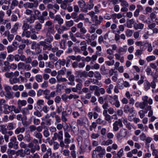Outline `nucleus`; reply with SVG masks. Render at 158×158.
Here are the masks:
<instances>
[{
    "label": "nucleus",
    "instance_id": "11",
    "mask_svg": "<svg viewBox=\"0 0 158 158\" xmlns=\"http://www.w3.org/2000/svg\"><path fill=\"white\" fill-rule=\"evenodd\" d=\"M53 21L55 22L57 21L58 23L60 25L64 23V20L61 17L60 15H56L54 18Z\"/></svg>",
    "mask_w": 158,
    "mask_h": 158
},
{
    "label": "nucleus",
    "instance_id": "49",
    "mask_svg": "<svg viewBox=\"0 0 158 158\" xmlns=\"http://www.w3.org/2000/svg\"><path fill=\"white\" fill-rule=\"evenodd\" d=\"M35 79L38 82H41L43 81V78L41 75L38 74L36 76Z\"/></svg>",
    "mask_w": 158,
    "mask_h": 158
},
{
    "label": "nucleus",
    "instance_id": "26",
    "mask_svg": "<svg viewBox=\"0 0 158 158\" xmlns=\"http://www.w3.org/2000/svg\"><path fill=\"white\" fill-rule=\"evenodd\" d=\"M35 20L36 19L33 15H31L29 17L26 19L25 20L27 22H28L30 24H32L34 23Z\"/></svg>",
    "mask_w": 158,
    "mask_h": 158
},
{
    "label": "nucleus",
    "instance_id": "53",
    "mask_svg": "<svg viewBox=\"0 0 158 158\" xmlns=\"http://www.w3.org/2000/svg\"><path fill=\"white\" fill-rule=\"evenodd\" d=\"M52 46L51 44H50L49 45H47L46 44L43 47V49L44 50H48L50 51L51 50L52 51Z\"/></svg>",
    "mask_w": 158,
    "mask_h": 158
},
{
    "label": "nucleus",
    "instance_id": "30",
    "mask_svg": "<svg viewBox=\"0 0 158 158\" xmlns=\"http://www.w3.org/2000/svg\"><path fill=\"white\" fill-rule=\"evenodd\" d=\"M40 23L37 21L35 23V25L34 26V28L37 31H39L41 29L42 27V25Z\"/></svg>",
    "mask_w": 158,
    "mask_h": 158
},
{
    "label": "nucleus",
    "instance_id": "44",
    "mask_svg": "<svg viewBox=\"0 0 158 158\" xmlns=\"http://www.w3.org/2000/svg\"><path fill=\"white\" fill-rule=\"evenodd\" d=\"M150 84L148 81L145 82L144 83V88L145 90L147 91L150 89Z\"/></svg>",
    "mask_w": 158,
    "mask_h": 158
},
{
    "label": "nucleus",
    "instance_id": "18",
    "mask_svg": "<svg viewBox=\"0 0 158 158\" xmlns=\"http://www.w3.org/2000/svg\"><path fill=\"white\" fill-rule=\"evenodd\" d=\"M53 47H52V52H56L58 49V47L59 45V43L58 41H55L52 43Z\"/></svg>",
    "mask_w": 158,
    "mask_h": 158
},
{
    "label": "nucleus",
    "instance_id": "20",
    "mask_svg": "<svg viewBox=\"0 0 158 158\" xmlns=\"http://www.w3.org/2000/svg\"><path fill=\"white\" fill-rule=\"evenodd\" d=\"M127 50V46H124L123 47H120L119 48L118 52L121 55H123L126 52Z\"/></svg>",
    "mask_w": 158,
    "mask_h": 158
},
{
    "label": "nucleus",
    "instance_id": "15",
    "mask_svg": "<svg viewBox=\"0 0 158 158\" xmlns=\"http://www.w3.org/2000/svg\"><path fill=\"white\" fill-rule=\"evenodd\" d=\"M30 25L25 20L23 21V24L22 26V29L23 31L28 30L30 28Z\"/></svg>",
    "mask_w": 158,
    "mask_h": 158
},
{
    "label": "nucleus",
    "instance_id": "10",
    "mask_svg": "<svg viewBox=\"0 0 158 158\" xmlns=\"http://www.w3.org/2000/svg\"><path fill=\"white\" fill-rule=\"evenodd\" d=\"M33 33V29L29 31L28 30L23 31L21 36L22 37H26L27 38L30 37L31 35Z\"/></svg>",
    "mask_w": 158,
    "mask_h": 158
},
{
    "label": "nucleus",
    "instance_id": "47",
    "mask_svg": "<svg viewBox=\"0 0 158 158\" xmlns=\"http://www.w3.org/2000/svg\"><path fill=\"white\" fill-rule=\"evenodd\" d=\"M147 61L148 62H150L151 61L155 60L156 59V57L153 55L148 56L146 58Z\"/></svg>",
    "mask_w": 158,
    "mask_h": 158
},
{
    "label": "nucleus",
    "instance_id": "31",
    "mask_svg": "<svg viewBox=\"0 0 158 158\" xmlns=\"http://www.w3.org/2000/svg\"><path fill=\"white\" fill-rule=\"evenodd\" d=\"M19 26V23H15V24L13 27L11 29V33L14 34L15 33L18 29Z\"/></svg>",
    "mask_w": 158,
    "mask_h": 158
},
{
    "label": "nucleus",
    "instance_id": "36",
    "mask_svg": "<svg viewBox=\"0 0 158 158\" xmlns=\"http://www.w3.org/2000/svg\"><path fill=\"white\" fill-rule=\"evenodd\" d=\"M34 15H33V16L36 19L39 17H40L41 15V12L38 10H34Z\"/></svg>",
    "mask_w": 158,
    "mask_h": 158
},
{
    "label": "nucleus",
    "instance_id": "54",
    "mask_svg": "<svg viewBox=\"0 0 158 158\" xmlns=\"http://www.w3.org/2000/svg\"><path fill=\"white\" fill-rule=\"evenodd\" d=\"M135 26L137 27V29H142L143 28L144 25L143 24L140 23H135Z\"/></svg>",
    "mask_w": 158,
    "mask_h": 158
},
{
    "label": "nucleus",
    "instance_id": "51",
    "mask_svg": "<svg viewBox=\"0 0 158 158\" xmlns=\"http://www.w3.org/2000/svg\"><path fill=\"white\" fill-rule=\"evenodd\" d=\"M79 98L78 95L76 94H70L68 97V98L69 99H77Z\"/></svg>",
    "mask_w": 158,
    "mask_h": 158
},
{
    "label": "nucleus",
    "instance_id": "5",
    "mask_svg": "<svg viewBox=\"0 0 158 158\" xmlns=\"http://www.w3.org/2000/svg\"><path fill=\"white\" fill-rule=\"evenodd\" d=\"M14 106H9L7 104H4L3 106V112L6 114H8L13 111Z\"/></svg>",
    "mask_w": 158,
    "mask_h": 158
},
{
    "label": "nucleus",
    "instance_id": "13",
    "mask_svg": "<svg viewBox=\"0 0 158 158\" xmlns=\"http://www.w3.org/2000/svg\"><path fill=\"white\" fill-rule=\"evenodd\" d=\"M24 89V86L23 85H14L12 87V89L15 91H17L19 90L20 91H23Z\"/></svg>",
    "mask_w": 158,
    "mask_h": 158
},
{
    "label": "nucleus",
    "instance_id": "43",
    "mask_svg": "<svg viewBox=\"0 0 158 158\" xmlns=\"http://www.w3.org/2000/svg\"><path fill=\"white\" fill-rule=\"evenodd\" d=\"M98 128L99 130H100V133L101 134L103 135H104L106 132V129L105 128H102L101 126H99L98 127Z\"/></svg>",
    "mask_w": 158,
    "mask_h": 158
},
{
    "label": "nucleus",
    "instance_id": "33",
    "mask_svg": "<svg viewBox=\"0 0 158 158\" xmlns=\"http://www.w3.org/2000/svg\"><path fill=\"white\" fill-rule=\"evenodd\" d=\"M19 4L18 1L17 0H12L11 3L10 8L11 9H14L15 7L17 6Z\"/></svg>",
    "mask_w": 158,
    "mask_h": 158
},
{
    "label": "nucleus",
    "instance_id": "34",
    "mask_svg": "<svg viewBox=\"0 0 158 158\" xmlns=\"http://www.w3.org/2000/svg\"><path fill=\"white\" fill-rule=\"evenodd\" d=\"M74 21L72 20L68 21H66L65 23V24L66 27H72L74 25Z\"/></svg>",
    "mask_w": 158,
    "mask_h": 158
},
{
    "label": "nucleus",
    "instance_id": "62",
    "mask_svg": "<svg viewBox=\"0 0 158 158\" xmlns=\"http://www.w3.org/2000/svg\"><path fill=\"white\" fill-rule=\"evenodd\" d=\"M100 134L98 133H93L91 134L90 137L92 139H95L98 138Z\"/></svg>",
    "mask_w": 158,
    "mask_h": 158
},
{
    "label": "nucleus",
    "instance_id": "8",
    "mask_svg": "<svg viewBox=\"0 0 158 158\" xmlns=\"http://www.w3.org/2000/svg\"><path fill=\"white\" fill-rule=\"evenodd\" d=\"M63 132L62 131H60L58 133H55L54 134L52 139L54 140L58 139V141L63 139Z\"/></svg>",
    "mask_w": 158,
    "mask_h": 158
},
{
    "label": "nucleus",
    "instance_id": "64",
    "mask_svg": "<svg viewBox=\"0 0 158 158\" xmlns=\"http://www.w3.org/2000/svg\"><path fill=\"white\" fill-rule=\"evenodd\" d=\"M152 76L154 79H156L158 77V70H153Z\"/></svg>",
    "mask_w": 158,
    "mask_h": 158
},
{
    "label": "nucleus",
    "instance_id": "4",
    "mask_svg": "<svg viewBox=\"0 0 158 158\" xmlns=\"http://www.w3.org/2000/svg\"><path fill=\"white\" fill-rule=\"evenodd\" d=\"M94 0H89V2L86 4H85V9H82V11L84 13H86L88 12V10H90L92 9L94 6Z\"/></svg>",
    "mask_w": 158,
    "mask_h": 158
},
{
    "label": "nucleus",
    "instance_id": "24",
    "mask_svg": "<svg viewBox=\"0 0 158 158\" xmlns=\"http://www.w3.org/2000/svg\"><path fill=\"white\" fill-rule=\"evenodd\" d=\"M6 93V95L5 97L6 98L8 99H12L14 98V92L11 91H7L5 92Z\"/></svg>",
    "mask_w": 158,
    "mask_h": 158
},
{
    "label": "nucleus",
    "instance_id": "46",
    "mask_svg": "<svg viewBox=\"0 0 158 158\" xmlns=\"http://www.w3.org/2000/svg\"><path fill=\"white\" fill-rule=\"evenodd\" d=\"M158 81L156 79H154L150 84V86L153 89H155L156 87V82H157Z\"/></svg>",
    "mask_w": 158,
    "mask_h": 158
},
{
    "label": "nucleus",
    "instance_id": "14",
    "mask_svg": "<svg viewBox=\"0 0 158 158\" xmlns=\"http://www.w3.org/2000/svg\"><path fill=\"white\" fill-rule=\"evenodd\" d=\"M55 32L54 26L48 27L47 29V36L51 35V34H53Z\"/></svg>",
    "mask_w": 158,
    "mask_h": 158
},
{
    "label": "nucleus",
    "instance_id": "16",
    "mask_svg": "<svg viewBox=\"0 0 158 158\" xmlns=\"http://www.w3.org/2000/svg\"><path fill=\"white\" fill-rule=\"evenodd\" d=\"M33 136L39 140V142L41 143L42 142V135L40 132H38L36 131L33 134Z\"/></svg>",
    "mask_w": 158,
    "mask_h": 158
},
{
    "label": "nucleus",
    "instance_id": "23",
    "mask_svg": "<svg viewBox=\"0 0 158 158\" xmlns=\"http://www.w3.org/2000/svg\"><path fill=\"white\" fill-rule=\"evenodd\" d=\"M7 153L9 156L8 158H12L13 155L16 154V151L14 150L8 149L7 151Z\"/></svg>",
    "mask_w": 158,
    "mask_h": 158
},
{
    "label": "nucleus",
    "instance_id": "45",
    "mask_svg": "<svg viewBox=\"0 0 158 158\" xmlns=\"http://www.w3.org/2000/svg\"><path fill=\"white\" fill-rule=\"evenodd\" d=\"M47 36L48 38L44 40L46 43H51L53 40V36L52 35Z\"/></svg>",
    "mask_w": 158,
    "mask_h": 158
},
{
    "label": "nucleus",
    "instance_id": "61",
    "mask_svg": "<svg viewBox=\"0 0 158 158\" xmlns=\"http://www.w3.org/2000/svg\"><path fill=\"white\" fill-rule=\"evenodd\" d=\"M101 7L100 4H98L94 7V10L96 14H98L99 12V9Z\"/></svg>",
    "mask_w": 158,
    "mask_h": 158
},
{
    "label": "nucleus",
    "instance_id": "28",
    "mask_svg": "<svg viewBox=\"0 0 158 158\" xmlns=\"http://www.w3.org/2000/svg\"><path fill=\"white\" fill-rule=\"evenodd\" d=\"M78 4L80 8H81V10L82 11V10L83 8L85 9V2L83 0H80L78 1Z\"/></svg>",
    "mask_w": 158,
    "mask_h": 158
},
{
    "label": "nucleus",
    "instance_id": "3",
    "mask_svg": "<svg viewBox=\"0 0 158 158\" xmlns=\"http://www.w3.org/2000/svg\"><path fill=\"white\" fill-rule=\"evenodd\" d=\"M113 131H118L119 127H122L123 126L121 119H118V120L115 121L113 124Z\"/></svg>",
    "mask_w": 158,
    "mask_h": 158
},
{
    "label": "nucleus",
    "instance_id": "17",
    "mask_svg": "<svg viewBox=\"0 0 158 158\" xmlns=\"http://www.w3.org/2000/svg\"><path fill=\"white\" fill-rule=\"evenodd\" d=\"M25 128L24 127H18L15 130V133L16 135H18L20 133H23L25 131Z\"/></svg>",
    "mask_w": 158,
    "mask_h": 158
},
{
    "label": "nucleus",
    "instance_id": "22",
    "mask_svg": "<svg viewBox=\"0 0 158 158\" xmlns=\"http://www.w3.org/2000/svg\"><path fill=\"white\" fill-rule=\"evenodd\" d=\"M69 33H70V37L71 40L74 42L76 43L77 44L79 43H80V41L79 40H78L74 35L71 32V31H70Z\"/></svg>",
    "mask_w": 158,
    "mask_h": 158
},
{
    "label": "nucleus",
    "instance_id": "35",
    "mask_svg": "<svg viewBox=\"0 0 158 158\" xmlns=\"http://www.w3.org/2000/svg\"><path fill=\"white\" fill-rule=\"evenodd\" d=\"M16 155L18 156H19L21 157H23L25 156L24 150L22 149L18 150L16 151Z\"/></svg>",
    "mask_w": 158,
    "mask_h": 158
},
{
    "label": "nucleus",
    "instance_id": "42",
    "mask_svg": "<svg viewBox=\"0 0 158 158\" xmlns=\"http://www.w3.org/2000/svg\"><path fill=\"white\" fill-rule=\"evenodd\" d=\"M134 30L129 29H127L125 32L126 35L127 37H131L133 34Z\"/></svg>",
    "mask_w": 158,
    "mask_h": 158
},
{
    "label": "nucleus",
    "instance_id": "58",
    "mask_svg": "<svg viewBox=\"0 0 158 158\" xmlns=\"http://www.w3.org/2000/svg\"><path fill=\"white\" fill-rule=\"evenodd\" d=\"M4 86L5 92L11 91L12 90L11 86L5 84L4 85Z\"/></svg>",
    "mask_w": 158,
    "mask_h": 158
},
{
    "label": "nucleus",
    "instance_id": "48",
    "mask_svg": "<svg viewBox=\"0 0 158 158\" xmlns=\"http://www.w3.org/2000/svg\"><path fill=\"white\" fill-rule=\"evenodd\" d=\"M14 55L12 54L9 55L6 58V60L8 61L11 62L13 61L14 60Z\"/></svg>",
    "mask_w": 158,
    "mask_h": 158
},
{
    "label": "nucleus",
    "instance_id": "63",
    "mask_svg": "<svg viewBox=\"0 0 158 158\" xmlns=\"http://www.w3.org/2000/svg\"><path fill=\"white\" fill-rule=\"evenodd\" d=\"M36 19H38L39 21V22L41 23H44L45 20V18L43 16L40 15V17Z\"/></svg>",
    "mask_w": 158,
    "mask_h": 158
},
{
    "label": "nucleus",
    "instance_id": "55",
    "mask_svg": "<svg viewBox=\"0 0 158 158\" xmlns=\"http://www.w3.org/2000/svg\"><path fill=\"white\" fill-rule=\"evenodd\" d=\"M74 35L75 37L80 38L81 39H82L83 40H85V38L84 37V35H81L80 32H77Z\"/></svg>",
    "mask_w": 158,
    "mask_h": 158
},
{
    "label": "nucleus",
    "instance_id": "7",
    "mask_svg": "<svg viewBox=\"0 0 158 158\" xmlns=\"http://www.w3.org/2000/svg\"><path fill=\"white\" fill-rule=\"evenodd\" d=\"M38 5V2L36 3L27 2L23 4V6L25 9H32L36 8Z\"/></svg>",
    "mask_w": 158,
    "mask_h": 158
},
{
    "label": "nucleus",
    "instance_id": "52",
    "mask_svg": "<svg viewBox=\"0 0 158 158\" xmlns=\"http://www.w3.org/2000/svg\"><path fill=\"white\" fill-rule=\"evenodd\" d=\"M151 67L153 69H156L158 66V60L155 63H151L150 64Z\"/></svg>",
    "mask_w": 158,
    "mask_h": 158
},
{
    "label": "nucleus",
    "instance_id": "38",
    "mask_svg": "<svg viewBox=\"0 0 158 158\" xmlns=\"http://www.w3.org/2000/svg\"><path fill=\"white\" fill-rule=\"evenodd\" d=\"M49 57L50 60L52 61L55 62L58 60V58L52 53H50L49 55Z\"/></svg>",
    "mask_w": 158,
    "mask_h": 158
},
{
    "label": "nucleus",
    "instance_id": "12",
    "mask_svg": "<svg viewBox=\"0 0 158 158\" xmlns=\"http://www.w3.org/2000/svg\"><path fill=\"white\" fill-rule=\"evenodd\" d=\"M147 97H142V98L143 102H140V108L141 109H143L145 107L147 106V103L146 102Z\"/></svg>",
    "mask_w": 158,
    "mask_h": 158
},
{
    "label": "nucleus",
    "instance_id": "21",
    "mask_svg": "<svg viewBox=\"0 0 158 158\" xmlns=\"http://www.w3.org/2000/svg\"><path fill=\"white\" fill-rule=\"evenodd\" d=\"M27 103L25 100H19L18 101L17 104L19 108H21L23 106H25Z\"/></svg>",
    "mask_w": 158,
    "mask_h": 158
},
{
    "label": "nucleus",
    "instance_id": "27",
    "mask_svg": "<svg viewBox=\"0 0 158 158\" xmlns=\"http://www.w3.org/2000/svg\"><path fill=\"white\" fill-rule=\"evenodd\" d=\"M95 26V25L94 24H93L90 25L88 30V31L90 33H93L95 32L96 29Z\"/></svg>",
    "mask_w": 158,
    "mask_h": 158
},
{
    "label": "nucleus",
    "instance_id": "32",
    "mask_svg": "<svg viewBox=\"0 0 158 158\" xmlns=\"http://www.w3.org/2000/svg\"><path fill=\"white\" fill-rule=\"evenodd\" d=\"M6 48L7 52L8 53H11L14 51L15 50L17 49L16 47H13L12 45L8 46Z\"/></svg>",
    "mask_w": 158,
    "mask_h": 158
},
{
    "label": "nucleus",
    "instance_id": "19",
    "mask_svg": "<svg viewBox=\"0 0 158 158\" xmlns=\"http://www.w3.org/2000/svg\"><path fill=\"white\" fill-rule=\"evenodd\" d=\"M109 101L112 105H114L117 108H119L120 106V104L118 100L114 101L112 99H109Z\"/></svg>",
    "mask_w": 158,
    "mask_h": 158
},
{
    "label": "nucleus",
    "instance_id": "59",
    "mask_svg": "<svg viewBox=\"0 0 158 158\" xmlns=\"http://www.w3.org/2000/svg\"><path fill=\"white\" fill-rule=\"evenodd\" d=\"M28 95L30 97H34L36 95L35 92L33 90L31 89L28 92Z\"/></svg>",
    "mask_w": 158,
    "mask_h": 158
},
{
    "label": "nucleus",
    "instance_id": "60",
    "mask_svg": "<svg viewBox=\"0 0 158 158\" xmlns=\"http://www.w3.org/2000/svg\"><path fill=\"white\" fill-rule=\"evenodd\" d=\"M7 53L6 52H1L0 53V58L2 59H5L6 57Z\"/></svg>",
    "mask_w": 158,
    "mask_h": 158
},
{
    "label": "nucleus",
    "instance_id": "50",
    "mask_svg": "<svg viewBox=\"0 0 158 158\" xmlns=\"http://www.w3.org/2000/svg\"><path fill=\"white\" fill-rule=\"evenodd\" d=\"M45 27H48L54 26L53 23L51 21L48 20L44 24Z\"/></svg>",
    "mask_w": 158,
    "mask_h": 158
},
{
    "label": "nucleus",
    "instance_id": "37",
    "mask_svg": "<svg viewBox=\"0 0 158 158\" xmlns=\"http://www.w3.org/2000/svg\"><path fill=\"white\" fill-rule=\"evenodd\" d=\"M113 143V141L111 139H108L106 141H103L101 145H109L110 144H112Z\"/></svg>",
    "mask_w": 158,
    "mask_h": 158
},
{
    "label": "nucleus",
    "instance_id": "41",
    "mask_svg": "<svg viewBox=\"0 0 158 158\" xmlns=\"http://www.w3.org/2000/svg\"><path fill=\"white\" fill-rule=\"evenodd\" d=\"M64 0L62 2L61 4L60 7L64 10H66L67 9V6L69 5Z\"/></svg>",
    "mask_w": 158,
    "mask_h": 158
},
{
    "label": "nucleus",
    "instance_id": "6",
    "mask_svg": "<svg viewBox=\"0 0 158 158\" xmlns=\"http://www.w3.org/2000/svg\"><path fill=\"white\" fill-rule=\"evenodd\" d=\"M96 151H97L98 157L102 158L106 153V150L103 148L101 146H98L96 148Z\"/></svg>",
    "mask_w": 158,
    "mask_h": 158
},
{
    "label": "nucleus",
    "instance_id": "39",
    "mask_svg": "<svg viewBox=\"0 0 158 158\" xmlns=\"http://www.w3.org/2000/svg\"><path fill=\"white\" fill-rule=\"evenodd\" d=\"M15 123H9L7 127V128L9 130H11L15 128Z\"/></svg>",
    "mask_w": 158,
    "mask_h": 158
},
{
    "label": "nucleus",
    "instance_id": "57",
    "mask_svg": "<svg viewBox=\"0 0 158 158\" xmlns=\"http://www.w3.org/2000/svg\"><path fill=\"white\" fill-rule=\"evenodd\" d=\"M45 65L46 67H49L50 68L53 69L54 68L53 63L51 62H46Z\"/></svg>",
    "mask_w": 158,
    "mask_h": 158
},
{
    "label": "nucleus",
    "instance_id": "56",
    "mask_svg": "<svg viewBox=\"0 0 158 158\" xmlns=\"http://www.w3.org/2000/svg\"><path fill=\"white\" fill-rule=\"evenodd\" d=\"M111 117L109 114L105 116V119L109 123H110L112 122Z\"/></svg>",
    "mask_w": 158,
    "mask_h": 158
},
{
    "label": "nucleus",
    "instance_id": "9",
    "mask_svg": "<svg viewBox=\"0 0 158 158\" xmlns=\"http://www.w3.org/2000/svg\"><path fill=\"white\" fill-rule=\"evenodd\" d=\"M65 64V61L64 60H58L55 64L56 68L57 69H60L61 66H64Z\"/></svg>",
    "mask_w": 158,
    "mask_h": 158
},
{
    "label": "nucleus",
    "instance_id": "25",
    "mask_svg": "<svg viewBox=\"0 0 158 158\" xmlns=\"http://www.w3.org/2000/svg\"><path fill=\"white\" fill-rule=\"evenodd\" d=\"M138 128L140 129L143 131L148 132V128L147 125H144V126L142 124H138Z\"/></svg>",
    "mask_w": 158,
    "mask_h": 158
},
{
    "label": "nucleus",
    "instance_id": "1",
    "mask_svg": "<svg viewBox=\"0 0 158 158\" xmlns=\"http://www.w3.org/2000/svg\"><path fill=\"white\" fill-rule=\"evenodd\" d=\"M77 124L79 126L85 127L86 125H89V120L85 117L80 118L77 119Z\"/></svg>",
    "mask_w": 158,
    "mask_h": 158
},
{
    "label": "nucleus",
    "instance_id": "29",
    "mask_svg": "<svg viewBox=\"0 0 158 158\" xmlns=\"http://www.w3.org/2000/svg\"><path fill=\"white\" fill-rule=\"evenodd\" d=\"M60 152L64 156H69V155L70 152L68 149H61L60 150Z\"/></svg>",
    "mask_w": 158,
    "mask_h": 158
},
{
    "label": "nucleus",
    "instance_id": "2",
    "mask_svg": "<svg viewBox=\"0 0 158 158\" xmlns=\"http://www.w3.org/2000/svg\"><path fill=\"white\" fill-rule=\"evenodd\" d=\"M127 130L126 129L124 128L121 129L116 135L117 139L119 140L124 138L127 135Z\"/></svg>",
    "mask_w": 158,
    "mask_h": 158
},
{
    "label": "nucleus",
    "instance_id": "40",
    "mask_svg": "<svg viewBox=\"0 0 158 158\" xmlns=\"http://www.w3.org/2000/svg\"><path fill=\"white\" fill-rule=\"evenodd\" d=\"M10 83L11 85L17 83L19 81V79L17 78H10L9 79Z\"/></svg>",
    "mask_w": 158,
    "mask_h": 158
}]
</instances>
